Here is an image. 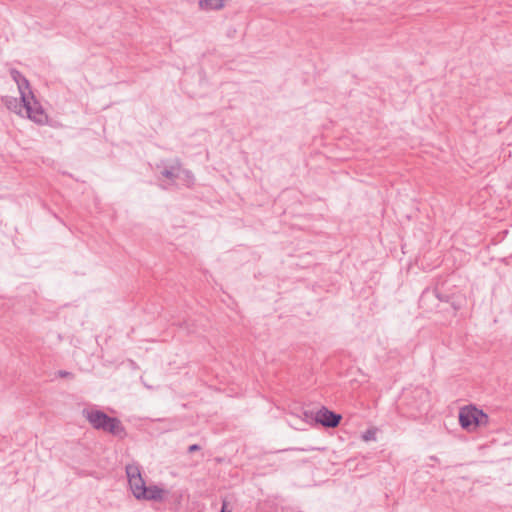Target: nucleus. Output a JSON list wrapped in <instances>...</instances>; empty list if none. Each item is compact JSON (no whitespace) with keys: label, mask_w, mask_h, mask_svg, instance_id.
Wrapping results in <instances>:
<instances>
[{"label":"nucleus","mask_w":512,"mask_h":512,"mask_svg":"<svg viewBox=\"0 0 512 512\" xmlns=\"http://www.w3.org/2000/svg\"><path fill=\"white\" fill-rule=\"evenodd\" d=\"M126 475L130 489L136 499L140 494H144L143 488L146 487L145 481L142 478L140 467L137 464H128L126 466Z\"/></svg>","instance_id":"obj_2"},{"label":"nucleus","mask_w":512,"mask_h":512,"mask_svg":"<svg viewBox=\"0 0 512 512\" xmlns=\"http://www.w3.org/2000/svg\"><path fill=\"white\" fill-rule=\"evenodd\" d=\"M220 512H231V509L228 508V501L226 499L222 500V507Z\"/></svg>","instance_id":"obj_15"},{"label":"nucleus","mask_w":512,"mask_h":512,"mask_svg":"<svg viewBox=\"0 0 512 512\" xmlns=\"http://www.w3.org/2000/svg\"><path fill=\"white\" fill-rule=\"evenodd\" d=\"M100 430L121 438L126 435L124 426L122 425L121 421L116 417L109 416V420L105 419L103 423V428H100Z\"/></svg>","instance_id":"obj_5"},{"label":"nucleus","mask_w":512,"mask_h":512,"mask_svg":"<svg viewBox=\"0 0 512 512\" xmlns=\"http://www.w3.org/2000/svg\"><path fill=\"white\" fill-rule=\"evenodd\" d=\"M342 416L326 407H322L315 414V421L327 428H335L340 424Z\"/></svg>","instance_id":"obj_4"},{"label":"nucleus","mask_w":512,"mask_h":512,"mask_svg":"<svg viewBox=\"0 0 512 512\" xmlns=\"http://www.w3.org/2000/svg\"><path fill=\"white\" fill-rule=\"evenodd\" d=\"M363 440L365 441H369V440H372V439H375V432L372 431V430H367L363 436H362Z\"/></svg>","instance_id":"obj_13"},{"label":"nucleus","mask_w":512,"mask_h":512,"mask_svg":"<svg viewBox=\"0 0 512 512\" xmlns=\"http://www.w3.org/2000/svg\"><path fill=\"white\" fill-rule=\"evenodd\" d=\"M478 408L473 405L464 406L459 411V423L463 429L468 432H474L477 429Z\"/></svg>","instance_id":"obj_3"},{"label":"nucleus","mask_w":512,"mask_h":512,"mask_svg":"<svg viewBox=\"0 0 512 512\" xmlns=\"http://www.w3.org/2000/svg\"><path fill=\"white\" fill-rule=\"evenodd\" d=\"M58 376L61 378H73V374L65 370L58 371Z\"/></svg>","instance_id":"obj_14"},{"label":"nucleus","mask_w":512,"mask_h":512,"mask_svg":"<svg viewBox=\"0 0 512 512\" xmlns=\"http://www.w3.org/2000/svg\"><path fill=\"white\" fill-rule=\"evenodd\" d=\"M100 430L121 438L126 435L124 426L122 425L121 421L116 417L109 416V420L105 419L103 423V428H100Z\"/></svg>","instance_id":"obj_6"},{"label":"nucleus","mask_w":512,"mask_h":512,"mask_svg":"<svg viewBox=\"0 0 512 512\" xmlns=\"http://www.w3.org/2000/svg\"><path fill=\"white\" fill-rule=\"evenodd\" d=\"M10 75L17 84L27 117L36 124H47L48 115L39 101L36 100L27 78L16 69H11Z\"/></svg>","instance_id":"obj_1"},{"label":"nucleus","mask_w":512,"mask_h":512,"mask_svg":"<svg viewBox=\"0 0 512 512\" xmlns=\"http://www.w3.org/2000/svg\"><path fill=\"white\" fill-rule=\"evenodd\" d=\"M489 423V416L483 412V410L478 409L477 412V428L478 427H486Z\"/></svg>","instance_id":"obj_12"},{"label":"nucleus","mask_w":512,"mask_h":512,"mask_svg":"<svg viewBox=\"0 0 512 512\" xmlns=\"http://www.w3.org/2000/svg\"><path fill=\"white\" fill-rule=\"evenodd\" d=\"M100 430L121 438L126 435L124 426L122 425L121 421L116 417L109 416V420L105 419L103 423V428H100Z\"/></svg>","instance_id":"obj_7"},{"label":"nucleus","mask_w":512,"mask_h":512,"mask_svg":"<svg viewBox=\"0 0 512 512\" xmlns=\"http://www.w3.org/2000/svg\"><path fill=\"white\" fill-rule=\"evenodd\" d=\"M200 449H201V447L198 444H193L188 447V452L192 453V452L199 451Z\"/></svg>","instance_id":"obj_16"},{"label":"nucleus","mask_w":512,"mask_h":512,"mask_svg":"<svg viewBox=\"0 0 512 512\" xmlns=\"http://www.w3.org/2000/svg\"><path fill=\"white\" fill-rule=\"evenodd\" d=\"M144 494H140L138 500H154V501H162L166 494L165 490L158 487L157 485H152L149 487L143 488Z\"/></svg>","instance_id":"obj_9"},{"label":"nucleus","mask_w":512,"mask_h":512,"mask_svg":"<svg viewBox=\"0 0 512 512\" xmlns=\"http://www.w3.org/2000/svg\"><path fill=\"white\" fill-rule=\"evenodd\" d=\"M84 416L90 423V425L96 430H100V428H103V423L105 419L109 420V415L100 410L84 411Z\"/></svg>","instance_id":"obj_8"},{"label":"nucleus","mask_w":512,"mask_h":512,"mask_svg":"<svg viewBox=\"0 0 512 512\" xmlns=\"http://www.w3.org/2000/svg\"><path fill=\"white\" fill-rule=\"evenodd\" d=\"M2 102L5 104L8 110L18 114L22 115V111L24 109V105L22 102V99L18 100L15 97L10 96H4L2 97Z\"/></svg>","instance_id":"obj_10"},{"label":"nucleus","mask_w":512,"mask_h":512,"mask_svg":"<svg viewBox=\"0 0 512 512\" xmlns=\"http://www.w3.org/2000/svg\"><path fill=\"white\" fill-rule=\"evenodd\" d=\"M182 171V165L179 160H176V162L168 167H165L164 170L161 172L162 176L169 179V180H176L180 173Z\"/></svg>","instance_id":"obj_11"}]
</instances>
